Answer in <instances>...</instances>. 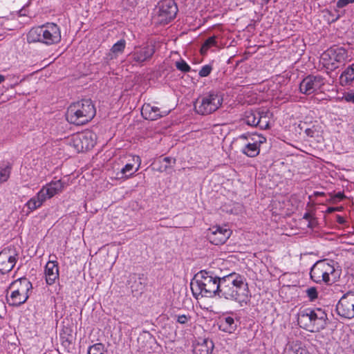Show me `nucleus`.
Wrapping results in <instances>:
<instances>
[{
	"mask_svg": "<svg viewBox=\"0 0 354 354\" xmlns=\"http://www.w3.org/2000/svg\"><path fill=\"white\" fill-rule=\"evenodd\" d=\"M219 290L217 295L220 298L234 301L244 306L248 304L251 294L245 277L235 272L219 278Z\"/></svg>",
	"mask_w": 354,
	"mask_h": 354,
	"instance_id": "nucleus-1",
	"label": "nucleus"
},
{
	"mask_svg": "<svg viewBox=\"0 0 354 354\" xmlns=\"http://www.w3.org/2000/svg\"><path fill=\"white\" fill-rule=\"evenodd\" d=\"M219 278L206 270L198 272L190 284L194 295L212 297L217 295L219 290Z\"/></svg>",
	"mask_w": 354,
	"mask_h": 354,
	"instance_id": "nucleus-2",
	"label": "nucleus"
},
{
	"mask_svg": "<svg viewBox=\"0 0 354 354\" xmlns=\"http://www.w3.org/2000/svg\"><path fill=\"white\" fill-rule=\"evenodd\" d=\"M65 187L66 184L62 180H51L42 186L37 194L25 203L24 207L27 208L26 214L39 208L46 200L62 193Z\"/></svg>",
	"mask_w": 354,
	"mask_h": 354,
	"instance_id": "nucleus-3",
	"label": "nucleus"
},
{
	"mask_svg": "<svg viewBox=\"0 0 354 354\" xmlns=\"http://www.w3.org/2000/svg\"><path fill=\"white\" fill-rule=\"evenodd\" d=\"M326 313L319 308H308L298 313L297 322L300 327L312 333L324 329L326 326Z\"/></svg>",
	"mask_w": 354,
	"mask_h": 354,
	"instance_id": "nucleus-4",
	"label": "nucleus"
},
{
	"mask_svg": "<svg viewBox=\"0 0 354 354\" xmlns=\"http://www.w3.org/2000/svg\"><path fill=\"white\" fill-rule=\"evenodd\" d=\"M29 42H40L47 46L57 44L62 39L60 28L54 23H47L32 28L28 34Z\"/></svg>",
	"mask_w": 354,
	"mask_h": 354,
	"instance_id": "nucleus-5",
	"label": "nucleus"
},
{
	"mask_svg": "<svg viewBox=\"0 0 354 354\" xmlns=\"http://www.w3.org/2000/svg\"><path fill=\"white\" fill-rule=\"evenodd\" d=\"M95 114V109L91 101L84 100L71 104L68 107L66 118L71 124L83 125L88 122Z\"/></svg>",
	"mask_w": 354,
	"mask_h": 354,
	"instance_id": "nucleus-6",
	"label": "nucleus"
},
{
	"mask_svg": "<svg viewBox=\"0 0 354 354\" xmlns=\"http://www.w3.org/2000/svg\"><path fill=\"white\" fill-rule=\"evenodd\" d=\"M223 101L221 94L211 91L199 96L194 103V109L197 113L208 115L218 110Z\"/></svg>",
	"mask_w": 354,
	"mask_h": 354,
	"instance_id": "nucleus-7",
	"label": "nucleus"
},
{
	"mask_svg": "<svg viewBox=\"0 0 354 354\" xmlns=\"http://www.w3.org/2000/svg\"><path fill=\"white\" fill-rule=\"evenodd\" d=\"M348 60V51L344 48L331 47L322 53L320 62L327 70L333 71Z\"/></svg>",
	"mask_w": 354,
	"mask_h": 354,
	"instance_id": "nucleus-8",
	"label": "nucleus"
},
{
	"mask_svg": "<svg viewBox=\"0 0 354 354\" xmlns=\"http://www.w3.org/2000/svg\"><path fill=\"white\" fill-rule=\"evenodd\" d=\"M310 274L311 279L317 283H331L336 279L333 263L326 260L316 262L312 267Z\"/></svg>",
	"mask_w": 354,
	"mask_h": 354,
	"instance_id": "nucleus-9",
	"label": "nucleus"
},
{
	"mask_svg": "<svg viewBox=\"0 0 354 354\" xmlns=\"http://www.w3.org/2000/svg\"><path fill=\"white\" fill-rule=\"evenodd\" d=\"M31 288V283L26 278L14 281L10 286L11 293L8 301L12 306H19L25 303L28 298V291Z\"/></svg>",
	"mask_w": 354,
	"mask_h": 354,
	"instance_id": "nucleus-10",
	"label": "nucleus"
},
{
	"mask_svg": "<svg viewBox=\"0 0 354 354\" xmlns=\"http://www.w3.org/2000/svg\"><path fill=\"white\" fill-rule=\"evenodd\" d=\"M178 12V8L174 0H162L156 8L153 20L156 24L165 25L172 21Z\"/></svg>",
	"mask_w": 354,
	"mask_h": 354,
	"instance_id": "nucleus-11",
	"label": "nucleus"
},
{
	"mask_svg": "<svg viewBox=\"0 0 354 354\" xmlns=\"http://www.w3.org/2000/svg\"><path fill=\"white\" fill-rule=\"evenodd\" d=\"M325 79L320 75H308L299 85L300 92L305 95H311L322 92Z\"/></svg>",
	"mask_w": 354,
	"mask_h": 354,
	"instance_id": "nucleus-12",
	"label": "nucleus"
},
{
	"mask_svg": "<svg viewBox=\"0 0 354 354\" xmlns=\"http://www.w3.org/2000/svg\"><path fill=\"white\" fill-rule=\"evenodd\" d=\"M241 139L246 140L245 147L241 151L248 157H255L260 152V146L266 142V138L260 134H252L248 136H241Z\"/></svg>",
	"mask_w": 354,
	"mask_h": 354,
	"instance_id": "nucleus-13",
	"label": "nucleus"
},
{
	"mask_svg": "<svg viewBox=\"0 0 354 354\" xmlns=\"http://www.w3.org/2000/svg\"><path fill=\"white\" fill-rule=\"evenodd\" d=\"M232 234L230 228L224 225H213L207 232V237L214 245H222L230 237Z\"/></svg>",
	"mask_w": 354,
	"mask_h": 354,
	"instance_id": "nucleus-14",
	"label": "nucleus"
},
{
	"mask_svg": "<svg viewBox=\"0 0 354 354\" xmlns=\"http://www.w3.org/2000/svg\"><path fill=\"white\" fill-rule=\"evenodd\" d=\"M336 310L342 317L352 319L354 317V292L345 294L337 304Z\"/></svg>",
	"mask_w": 354,
	"mask_h": 354,
	"instance_id": "nucleus-15",
	"label": "nucleus"
},
{
	"mask_svg": "<svg viewBox=\"0 0 354 354\" xmlns=\"http://www.w3.org/2000/svg\"><path fill=\"white\" fill-rule=\"evenodd\" d=\"M131 162H127L120 171L115 174L114 177L118 180H127L133 176L137 172L141 165V158L138 156H131Z\"/></svg>",
	"mask_w": 354,
	"mask_h": 354,
	"instance_id": "nucleus-16",
	"label": "nucleus"
},
{
	"mask_svg": "<svg viewBox=\"0 0 354 354\" xmlns=\"http://www.w3.org/2000/svg\"><path fill=\"white\" fill-rule=\"evenodd\" d=\"M17 253L15 250L4 249L0 252V272L3 274L10 272L17 262Z\"/></svg>",
	"mask_w": 354,
	"mask_h": 354,
	"instance_id": "nucleus-17",
	"label": "nucleus"
},
{
	"mask_svg": "<svg viewBox=\"0 0 354 354\" xmlns=\"http://www.w3.org/2000/svg\"><path fill=\"white\" fill-rule=\"evenodd\" d=\"M155 52L152 46H144L136 47L133 51L129 55L134 64L141 65L149 60Z\"/></svg>",
	"mask_w": 354,
	"mask_h": 354,
	"instance_id": "nucleus-18",
	"label": "nucleus"
},
{
	"mask_svg": "<svg viewBox=\"0 0 354 354\" xmlns=\"http://www.w3.org/2000/svg\"><path fill=\"white\" fill-rule=\"evenodd\" d=\"M45 280L48 285L54 284L59 276L58 263L55 260H49L44 268Z\"/></svg>",
	"mask_w": 354,
	"mask_h": 354,
	"instance_id": "nucleus-19",
	"label": "nucleus"
},
{
	"mask_svg": "<svg viewBox=\"0 0 354 354\" xmlns=\"http://www.w3.org/2000/svg\"><path fill=\"white\" fill-rule=\"evenodd\" d=\"M169 111H160L159 108L152 106L150 104H143L141 109V114L146 120H156L162 117L168 115Z\"/></svg>",
	"mask_w": 354,
	"mask_h": 354,
	"instance_id": "nucleus-20",
	"label": "nucleus"
},
{
	"mask_svg": "<svg viewBox=\"0 0 354 354\" xmlns=\"http://www.w3.org/2000/svg\"><path fill=\"white\" fill-rule=\"evenodd\" d=\"M214 344L212 340L198 338L193 346L194 354H209L212 351Z\"/></svg>",
	"mask_w": 354,
	"mask_h": 354,
	"instance_id": "nucleus-21",
	"label": "nucleus"
},
{
	"mask_svg": "<svg viewBox=\"0 0 354 354\" xmlns=\"http://www.w3.org/2000/svg\"><path fill=\"white\" fill-rule=\"evenodd\" d=\"M81 140L82 142L83 151L92 149L97 140L96 134L91 131H84L80 133Z\"/></svg>",
	"mask_w": 354,
	"mask_h": 354,
	"instance_id": "nucleus-22",
	"label": "nucleus"
},
{
	"mask_svg": "<svg viewBox=\"0 0 354 354\" xmlns=\"http://www.w3.org/2000/svg\"><path fill=\"white\" fill-rule=\"evenodd\" d=\"M126 41L123 39L118 40L116 43H115L109 52L108 53L106 57L109 60H113L117 59L119 56H120L124 51L126 48Z\"/></svg>",
	"mask_w": 354,
	"mask_h": 354,
	"instance_id": "nucleus-23",
	"label": "nucleus"
},
{
	"mask_svg": "<svg viewBox=\"0 0 354 354\" xmlns=\"http://www.w3.org/2000/svg\"><path fill=\"white\" fill-rule=\"evenodd\" d=\"M339 82L342 86H350L354 82V63L348 66L341 73Z\"/></svg>",
	"mask_w": 354,
	"mask_h": 354,
	"instance_id": "nucleus-24",
	"label": "nucleus"
},
{
	"mask_svg": "<svg viewBox=\"0 0 354 354\" xmlns=\"http://www.w3.org/2000/svg\"><path fill=\"white\" fill-rule=\"evenodd\" d=\"M28 175L30 181L35 184H39L44 181L47 176V171L42 167H37L30 170Z\"/></svg>",
	"mask_w": 354,
	"mask_h": 354,
	"instance_id": "nucleus-25",
	"label": "nucleus"
},
{
	"mask_svg": "<svg viewBox=\"0 0 354 354\" xmlns=\"http://www.w3.org/2000/svg\"><path fill=\"white\" fill-rule=\"evenodd\" d=\"M65 143L68 146L69 148L71 149V150L73 152H83V147L81 140L80 133L74 134L71 137L66 138L65 140Z\"/></svg>",
	"mask_w": 354,
	"mask_h": 354,
	"instance_id": "nucleus-26",
	"label": "nucleus"
},
{
	"mask_svg": "<svg viewBox=\"0 0 354 354\" xmlns=\"http://www.w3.org/2000/svg\"><path fill=\"white\" fill-rule=\"evenodd\" d=\"M261 114L260 111L248 110L244 113L243 121L248 125L257 127L259 122V118Z\"/></svg>",
	"mask_w": 354,
	"mask_h": 354,
	"instance_id": "nucleus-27",
	"label": "nucleus"
},
{
	"mask_svg": "<svg viewBox=\"0 0 354 354\" xmlns=\"http://www.w3.org/2000/svg\"><path fill=\"white\" fill-rule=\"evenodd\" d=\"M284 354H308V352L300 343L296 342L287 345Z\"/></svg>",
	"mask_w": 354,
	"mask_h": 354,
	"instance_id": "nucleus-28",
	"label": "nucleus"
},
{
	"mask_svg": "<svg viewBox=\"0 0 354 354\" xmlns=\"http://www.w3.org/2000/svg\"><path fill=\"white\" fill-rule=\"evenodd\" d=\"M12 165L8 162H0V184L6 182L11 174Z\"/></svg>",
	"mask_w": 354,
	"mask_h": 354,
	"instance_id": "nucleus-29",
	"label": "nucleus"
},
{
	"mask_svg": "<svg viewBox=\"0 0 354 354\" xmlns=\"http://www.w3.org/2000/svg\"><path fill=\"white\" fill-rule=\"evenodd\" d=\"M236 326V325L232 317H225L220 321V328L225 332L231 333Z\"/></svg>",
	"mask_w": 354,
	"mask_h": 354,
	"instance_id": "nucleus-30",
	"label": "nucleus"
},
{
	"mask_svg": "<svg viewBox=\"0 0 354 354\" xmlns=\"http://www.w3.org/2000/svg\"><path fill=\"white\" fill-rule=\"evenodd\" d=\"M158 162L160 163V166L154 169L159 172H164L167 171L169 167H171V164L175 163V160L170 157H165L162 160H159Z\"/></svg>",
	"mask_w": 354,
	"mask_h": 354,
	"instance_id": "nucleus-31",
	"label": "nucleus"
},
{
	"mask_svg": "<svg viewBox=\"0 0 354 354\" xmlns=\"http://www.w3.org/2000/svg\"><path fill=\"white\" fill-rule=\"evenodd\" d=\"M218 36H212L209 37L203 44V45L201 47V53L204 54L205 53L209 48H210L212 46L218 47Z\"/></svg>",
	"mask_w": 354,
	"mask_h": 354,
	"instance_id": "nucleus-32",
	"label": "nucleus"
},
{
	"mask_svg": "<svg viewBox=\"0 0 354 354\" xmlns=\"http://www.w3.org/2000/svg\"><path fill=\"white\" fill-rule=\"evenodd\" d=\"M268 114V113L261 112L259 115V122L258 123L257 126H259L262 129H266L270 127V118Z\"/></svg>",
	"mask_w": 354,
	"mask_h": 354,
	"instance_id": "nucleus-33",
	"label": "nucleus"
},
{
	"mask_svg": "<svg viewBox=\"0 0 354 354\" xmlns=\"http://www.w3.org/2000/svg\"><path fill=\"white\" fill-rule=\"evenodd\" d=\"M88 354H104V347L102 344H95L90 346Z\"/></svg>",
	"mask_w": 354,
	"mask_h": 354,
	"instance_id": "nucleus-34",
	"label": "nucleus"
},
{
	"mask_svg": "<svg viewBox=\"0 0 354 354\" xmlns=\"http://www.w3.org/2000/svg\"><path fill=\"white\" fill-rule=\"evenodd\" d=\"M176 67L177 68L178 70L184 73L189 72L191 70V68L188 65V64L183 59H180L176 62Z\"/></svg>",
	"mask_w": 354,
	"mask_h": 354,
	"instance_id": "nucleus-35",
	"label": "nucleus"
},
{
	"mask_svg": "<svg viewBox=\"0 0 354 354\" xmlns=\"http://www.w3.org/2000/svg\"><path fill=\"white\" fill-rule=\"evenodd\" d=\"M176 322L180 324H187L191 319V317L187 315H176Z\"/></svg>",
	"mask_w": 354,
	"mask_h": 354,
	"instance_id": "nucleus-36",
	"label": "nucleus"
},
{
	"mask_svg": "<svg viewBox=\"0 0 354 354\" xmlns=\"http://www.w3.org/2000/svg\"><path fill=\"white\" fill-rule=\"evenodd\" d=\"M212 70V68L210 65H205L200 70L198 75L200 77H207L209 75Z\"/></svg>",
	"mask_w": 354,
	"mask_h": 354,
	"instance_id": "nucleus-37",
	"label": "nucleus"
},
{
	"mask_svg": "<svg viewBox=\"0 0 354 354\" xmlns=\"http://www.w3.org/2000/svg\"><path fill=\"white\" fill-rule=\"evenodd\" d=\"M303 219L304 220H306V221H308V224H307V226L310 228H313L314 227V226L315 225V218L310 215V214L309 213H306L304 216H303Z\"/></svg>",
	"mask_w": 354,
	"mask_h": 354,
	"instance_id": "nucleus-38",
	"label": "nucleus"
},
{
	"mask_svg": "<svg viewBox=\"0 0 354 354\" xmlns=\"http://www.w3.org/2000/svg\"><path fill=\"white\" fill-rule=\"evenodd\" d=\"M306 135L309 137H317L319 136V131L317 128L315 126L311 128L306 129L305 131Z\"/></svg>",
	"mask_w": 354,
	"mask_h": 354,
	"instance_id": "nucleus-39",
	"label": "nucleus"
},
{
	"mask_svg": "<svg viewBox=\"0 0 354 354\" xmlns=\"http://www.w3.org/2000/svg\"><path fill=\"white\" fill-rule=\"evenodd\" d=\"M306 294L310 301H313L317 297V291L315 288L307 289Z\"/></svg>",
	"mask_w": 354,
	"mask_h": 354,
	"instance_id": "nucleus-40",
	"label": "nucleus"
},
{
	"mask_svg": "<svg viewBox=\"0 0 354 354\" xmlns=\"http://www.w3.org/2000/svg\"><path fill=\"white\" fill-rule=\"evenodd\" d=\"M342 99L346 102H352L354 104V92L351 91L345 93L342 96Z\"/></svg>",
	"mask_w": 354,
	"mask_h": 354,
	"instance_id": "nucleus-41",
	"label": "nucleus"
},
{
	"mask_svg": "<svg viewBox=\"0 0 354 354\" xmlns=\"http://www.w3.org/2000/svg\"><path fill=\"white\" fill-rule=\"evenodd\" d=\"M354 0H338L337 2V8H342L346 7L349 3H353Z\"/></svg>",
	"mask_w": 354,
	"mask_h": 354,
	"instance_id": "nucleus-42",
	"label": "nucleus"
},
{
	"mask_svg": "<svg viewBox=\"0 0 354 354\" xmlns=\"http://www.w3.org/2000/svg\"><path fill=\"white\" fill-rule=\"evenodd\" d=\"M6 305L3 300L0 299V312H5Z\"/></svg>",
	"mask_w": 354,
	"mask_h": 354,
	"instance_id": "nucleus-43",
	"label": "nucleus"
},
{
	"mask_svg": "<svg viewBox=\"0 0 354 354\" xmlns=\"http://www.w3.org/2000/svg\"><path fill=\"white\" fill-rule=\"evenodd\" d=\"M335 198H337L339 200H342L344 198V195L341 192H338L337 194H335Z\"/></svg>",
	"mask_w": 354,
	"mask_h": 354,
	"instance_id": "nucleus-44",
	"label": "nucleus"
},
{
	"mask_svg": "<svg viewBox=\"0 0 354 354\" xmlns=\"http://www.w3.org/2000/svg\"><path fill=\"white\" fill-rule=\"evenodd\" d=\"M131 6H134L138 3V0H127Z\"/></svg>",
	"mask_w": 354,
	"mask_h": 354,
	"instance_id": "nucleus-45",
	"label": "nucleus"
},
{
	"mask_svg": "<svg viewBox=\"0 0 354 354\" xmlns=\"http://www.w3.org/2000/svg\"><path fill=\"white\" fill-rule=\"evenodd\" d=\"M337 209L335 208V207H328V212H334L335 210H336Z\"/></svg>",
	"mask_w": 354,
	"mask_h": 354,
	"instance_id": "nucleus-46",
	"label": "nucleus"
},
{
	"mask_svg": "<svg viewBox=\"0 0 354 354\" xmlns=\"http://www.w3.org/2000/svg\"><path fill=\"white\" fill-rule=\"evenodd\" d=\"M5 81V77L0 74V84Z\"/></svg>",
	"mask_w": 354,
	"mask_h": 354,
	"instance_id": "nucleus-47",
	"label": "nucleus"
},
{
	"mask_svg": "<svg viewBox=\"0 0 354 354\" xmlns=\"http://www.w3.org/2000/svg\"><path fill=\"white\" fill-rule=\"evenodd\" d=\"M338 221H339V223H342L343 222V219L340 216L339 217Z\"/></svg>",
	"mask_w": 354,
	"mask_h": 354,
	"instance_id": "nucleus-48",
	"label": "nucleus"
},
{
	"mask_svg": "<svg viewBox=\"0 0 354 354\" xmlns=\"http://www.w3.org/2000/svg\"><path fill=\"white\" fill-rule=\"evenodd\" d=\"M4 312H0V319L1 318V314L3 313Z\"/></svg>",
	"mask_w": 354,
	"mask_h": 354,
	"instance_id": "nucleus-49",
	"label": "nucleus"
}]
</instances>
